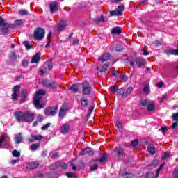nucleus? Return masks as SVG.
<instances>
[{"mask_svg":"<svg viewBox=\"0 0 178 178\" xmlns=\"http://www.w3.org/2000/svg\"><path fill=\"white\" fill-rule=\"evenodd\" d=\"M13 116L18 121H25L29 123L35 120V114L30 112H15Z\"/></svg>","mask_w":178,"mask_h":178,"instance_id":"1","label":"nucleus"},{"mask_svg":"<svg viewBox=\"0 0 178 178\" xmlns=\"http://www.w3.org/2000/svg\"><path fill=\"white\" fill-rule=\"evenodd\" d=\"M47 94V91H45L44 89H40L35 92V95L33 97V104L37 108V109H42V108H44L42 104L40 102L42 99V97Z\"/></svg>","mask_w":178,"mask_h":178,"instance_id":"2","label":"nucleus"},{"mask_svg":"<svg viewBox=\"0 0 178 178\" xmlns=\"http://www.w3.org/2000/svg\"><path fill=\"white\" fill-rule=\"evenodd\" d=\"M44 37H45V29L41 27L36 28L33 33L34 40H36L37 41H41L42 40H44Z\"/></svg>","mask_w":178,"mask_h":178,"instance_id":"3","label":"nucleus"},{"mask_svg":"<svg viewBox=\"0 0 178 178\" xmlns=\"http://www.w3.org/2000/svg\"><path fill=\"white\" fill-rule=\"evenodd\" d=\"M0 31L3 33L4 35L9 33V23L6 22L1 16H0Z\"/></svg>","mask_w":178,"mask_h":178,"instance_id":"4","label":"nucleus"},{"mask_svg":"<svg viewBox=\"0 0 178 178\" xmlns=\"http://www.w3.org/2000/svg\"><path fill=\"white\" fill-rule=\"evenodd\" d=\"M114 153L116 154L118 161H123L126 157L125 151L120 146H117L114 148Z\"/></svg>","mask_w":178,"mask_h":178,"instance_id":"5","label":"nucleus"},{"mask_svg":"<svg viewBox=\"0 0 178 178\" xmlns=\"http://www.w3.org/2000/svg\"><path fill=\"white\" fill-rule=\"evenodd\" d=\"M82 94L83 95H90L91 94V85L87 81H84L82 83Z\"/></svg>","mask_w":178,"mask_h":178,"instance_id":"6","label":"nucleus"},{"mask_svg":"<svg viewBox=\"0 0 178 178\" xmlns=\"http://www.w3.org/2000/svg\"><path fill=\"white\" fill-rule=\"evenodd\" d=\"M124 4L118 6V9L110 11V16H122L123 10H124Z\"/></svg>","mask_w":178,"mask_h":178,"instance_id":"7","label":"nucleus"},{"mask_svg":"<svg viewBox=\"0 0 178 178\" xmlns=\"http://www.w3.org/2000/svg\"><path fill=\"white\" fill-rule=\"evenodd\" d=\"M20 85H15L13 88V94L11 95L13 101H16L19 98V92H20Z\"/></svg>","mask_w":178,"mask_h":178,"instance_id":"8","label":"nucleus"},{"mask_svg":"<svg viewBox=\"0 0 178 178\" xmlns=\"http://www.w3.org/2000/svg\"><path fill=\"white\" fill-rule=\"evenodd\" d=\"M135 62L138 67H141L142 66H145L147 65V61L143 57H136L135 58Z\"/></svg>","mask_w":178,"mask_h":178,"instance_id":"9","label":"nucleus"},{"mask_svg":"<svg viewBox=\"0 0 178 178\" xmlns=\"http://www.w3.org/2000/svg\"><path fill=\"white\" fill-rule=\"evenodd\" d=\"M24 23L23 19H16L14 24L9 23V29H17V27H21Z\"/></svg>","mask_w":178,"mask_h":178,"instance_id":"10","label":"nucleus"},{"mask_svg":"<svg viewBox=\"0 0 178 178\" xmlns=\"http://www.w3.org/2000/svg\"><path fill=\"white\" fill-rule=\"evenodd\" d=\"M81 154L83 156L86 154L88 156H93L95 154V152L90 147H87L86 148L83 149Z\"/></svg>","mask_w":178,"mask_h":178,"instance_id":"11","label":"nucleus"},{"mask_svg":"<svg viewBox=\"0 0 178 178\" xmlns=\"http://www.w3.org/2000/svg\"><path fill=\"white\" fill-rule=\"evenodd\" d=\"M49 8L51 13L58 12V1H54L49 4Z\"/></svg>","mask_w":178,"mask_h":178,"instance_id":"12","label":"nucleus"},{"mask_svg":"<svg viewBox=\"0 0 178 178\" xmlns=\"http://www.w3.org/2000/svg\"><path fill=\"white\" fill-rule=\"evenodd\" d=\"M39 165L40 164L38 161L31 162L27 163L26 168L29 170H37Z\"/></svg>","mask_w":178,"mask_h":178,"instance_id":"13","label":"nucleus"},{"mask_svg":"<svg viewBox=\"0 0 178 178\" xmlns=\"http://www.w3.org/2000/svg\"><path fill=\"white\" fill-rule=\"evenodd\" d=\"M70 130V125L68 124H63V127H60V133L63 135L68 134Z\"/></svg>","mask_w":178,"mask_h":178,"instance_id":"14","label":"nucleus"},{"mask_svg":"<svg viewBox=\"0 0 178 178\" xmlns=\"http://www.w3.org/2000/svg\"><path fill=\"white\" fill-rule=\"evenodd\" d=\"M44 138L42 135H36V136H31V138H29L28 140L31 143L35 141H40Z\"/></svg>","mask_w":178,"mask_h":178,"instance_id":"15","label":"nucleus"},{"mask_svg":"<svg viewBox=\"0 0 178 178\" xmlns=\"http://www.w3.org/2000/svg\"><path fill=\"white\" fill-rule=\"evenodd\" d=\"M112 57V55L109 53H106L105 54H103L101 57L99 58V62H106V60H109Z\"/></svg>","mask_w":178,"mask_h":178,"instance_id":"16","label":"nucleus"},{"mask_svg":"<svg viewBox=\"0 0 178 178\" xmlns=\"http://www.w3.org/2000/svg\"><path fill=\"white\" fill-rule=\"evenodd\" d=\"M41 60V54L36 53L35 55H33L31 59V63H38Z\"/></svg>","mask_w":178,"mask_h":178,"instance_id":"17","label":"nucleus"},{"mask_svg":"<svg viewBox=\"0 0 178 178\" xmlns=\"http://www.w3.org/2000/svg\"><path fill=\"white\" fill-rule=\"evenodd\" d=\"M89 167L90 171H95L97 169L98 166L96 160H92L89 163Z\"/></svg>","mask_w":178,"mask_h":178,"instance_id":"18","label":"nucleus"},{"mask_svg":"<svg viewBox=\"0 0 178 178\" xmlns=\"http://www.w3.org/2000/svg\"><path fill=\"white\" fill-rule=\"evenodd\" d=\"M110 51H111V52H113V51H115L116 52H122V51H123V46L120 44H116L115 47L111 46L110 47Z\"/></svg>","mask_w":178,"mask_h":178,"instance_id":"19","label":"nucleus"},{"mask_svg":"<svg viewBox=\"0 0 178 178\" xmlns=\"http://www.w3.org/2000/svg\"><path fill=\"white\" fill-rule=\"evenodd\" d=\"M66 26H67L66 21H61L58 23V30L59 31H63L66 29Z\"/></svg>","mask_w":178,"mask_h":178,"instance_id":"20","label":"nucleus"},{"mask_svg":"<svg viewBox=\"0 0 178 178\" xmlns=\"http://www.w3.org/2000/svg\"><path fill=\"white\" fill-rule=\"evenodd\" d=\"M164 54H166L167 55H178V49H165Z\"/></svg>","mask_w":178,"mask_h":178,"instance_id":"21","label":"nucleus"},{"mask_svg":"<svg viewBox=\"0 0 178 178\" xmlns=\"http://www.w3.org/2000/svg\"><path fill=\"white\" fill-rule=\"evenodd\" d=\"M107 156L108 155L106 153H103L101 156V158L97 159L96 161L101 163H104L107 161Z\"/></svg>","mask_w":178,"mask_h":178,"instance_id":"22","label":"nucleus"},{"mask_svg":"<svg viewBox=\"0 0 178 178\" xmlns=\"http://www.w3.org/2000/svg\"><path fill=\"white\" fill-rule=\"evenodd\" d=\"M133 91V87L129 86L126 91H124V93L122 94V98H126L128 95L131 94Z\"/></svg>","mask_w":178,"mask_h":178,"instance_id":"23","label":"nucleus"},{"mask_svg":"<svg viewBox=\"0 0 178 178\" xmlns=\"http://www.w3.org/2000/svg\"><path fill=\"white\" fill-rule=\"evenodd\" d=\"M80 88V87L79 86V84H74L72 85L68 90L70 91H71V92H79V89Z\"/></svg>","mask_w":178,"mask_h":178,"instance_id":"24","label":"nucleus"},{"mask_svg":"<svg viewBox=\"0 0 178 178\" xmlns=\"http://www.w3.org/2000/svg\"><path fill=\"white\" fill-rule=\"evenodd\" d=\"M147 111L149 112H152L153 111H155V102H152L149 103L147 106Z\"/></svg>","mask_w":178,"mask_h":178,"instance_id":"25","label":"nucleus"},{"mask_svg":"<svg viewBox=\"0 0 178 178\" xmlns=\"http://www.w3.org/2000/svg\"><path fill=\"white\" fill-rule=\"evenodd\" d=\"M14 141H15L17 144H20L22 141H23V137L22 136L21 133L18 134L17 135H15Z\"/></svg>","mask_w":178,"mask_h":178,"instance_id":"26","label":"nucleus"},{"mask_svg":"<svg viewBox=\"0 0 178 178\" xmlns=\"http://www.w3.org/2000/svg\"><path fill=\"white\" fill-rule=\"evenodd\" d=\"M40 147V143H33L30 146V150H31L32 152H35L38 150Z\"/></svg>","mask_w":178,"mask_h":178,"instance_id":"27","label":"nucleus"},{"mask_svg":"<svg viewBox=\"0 0 178 178\" xmlns=\"http://www.w3.org/2000/svg\"><path fill=\"white\" fill-rule=\"evenodd\" d=\"M92 21L96 23L97 24L104 22H105V18H104V15H101V17H96L92 19Z\"/></svg>","mask_w":178,"mask_h":178,"instance_id":"28","label":"nucleus"},{"mask_svg":"<svg viewBox=\"0 0 178 178\" xmlns=\"http://www.w3.org/2000/svg\"><path fill=\"white\" fill-rule=\"evenodd\" d=\"M121 175L124 178H134V177H135V175L134 173L129 172H124L122 173Z\"/></svg>","mask_w":178,"mask_h":178,"instance_id":"29","label":"nucleus"},{"mask_svg":"<svg viewBox=\"0 0 178 178\" xmlns=\"http://www.w3.org/2000/svg\"><path fill=\"white\" fill-rule=\"evenodd\" d=\"M111 34H122V28L119 26L114 27L111 31Z\"/></svg>","mask_w":178,"mask_h":178,"instance_id":"30","label":"nucleus"},{"mask_svg":"<svg viewBox=\"0 0 178 178\" xmlns=\"http://www.w3.org/2000/svg\"><path fill=\"white\" fill-rule=\"evenodd\" d=\"M147 150L150 154L154 155V154H155V147L153 145L149 144V145H147Z\"/></svg>","mask_w":178,"mask_h":178,"instance_id":"31","label":"nucleus"},{"mask_svg":"<svg viewBox=\"0 0 178 178\" xmlns=\"http://www.w3.org/2000/svg\"><path fill=\"white\" fill-rule=\"evenodd\" d=\"M58 167V168H62L63 170H67L68 168V165L66 163L64 162H58L57 163Z\"/></svg>","mask_w":178,"mask_h":178,"instance_id":"32","label":"nucleus"},{"mask_svg":"<svg viewBox=\"0 0 178 178\" xmlns=\"http://www.w3.org/2000/svg\"><path fill=\"white\" fill-rule=\"evenodd\" d=\"M58 106L55 107H47L44 109V112H56L58 111Z\"/></svg>","mask_w":178,"mask_h":178,"instance_id":"33","label":"nucleus"},{"mask_svg":"<svg viewBox=\"0 0 178 178\" xmlns=\"http://www.w3.org/2000/svg\"><path fill=\"white\" fill-rule=\"evenodd\" d=\"M47 88H51L52 90H56L58 88V83L55 81H51Z\"/></svg>","mask_w":178,"mask_h":178,"instance_id":"34","label":"nucleus"},{"mask_svg":"<svg viewBox=\"0 0 178 178\" xmlns=\"http://www.w3.org/2000/svg\"><path fill=\"white\" fill-rule=\"evenodd\" d=\"M23 45H24L26 49H27V50L33 49V45L30 44L29 41H24Z\"/></svg>","mask_w":178,"mask_h":178,"instance_id":"35","label":"nucleus"},{"mask_svg":"<svg viewBox=\"0 0 178 178\" xmlns=\"http://www.w3.org/2000/svg\"><path fill=\"white\" fill-rule=\"evenodd\" d=\"M110 65L109 63H105L99 70L100 73H105V71L107 70L108 67L110 66Z\"/></svg>","mask_w":178,"mask_h":178,"instance_id":"36","label":"nucleus"},{"mask_svg":"<svg viewBox=\"0 0 178 178\" xmlns=\"http://www.w3.org/2000/svg\"><path fill=\"white\" fill-rule=\"evenodd\" d=\"M88 105V101L86 99H81V106L82 108H86Z\"/></svg>","mask_w":178,"mask_h":178,"instance_id":"37","label":"nucleus"},{"mask_svg":"<svg viewBox=\"0 0 178 178\" xmlns=\"http://www.w3.org/2000/svg\"><path fill=\"white\" fill-rule=\"evenodd\" d=\"M12 154L14 158H19L20 157V152L18 150H13Z\"/></svg>","mask_w":178,"mask_h":178,"instance_id":"38","label":"nucleus"},{"mask_svg":"<svg viewBox=\"0 0 178 178\" xmlns=\"http://www.w3.org/2000/svg\"><path fill=\"white\" fill-rule=\"evenodd\" d=\"M17 59V55L14 51L10 52V60H16Z\"/></svg>","mask_w":178,"mask_h":178,"instance_id":"39","label":"nucleus"},{"mask_svg":"<svg viewBox=\"0 0 178 178\" xmlns=\"http://www.w3.org/2000/svg\"><path fill=\"white\" fill-rule=\"evenodd\" d=\"M65 176L68 178H76V174L72 172H67L65 173Z\"/></svg>","mask_w":178,"mask_h":178,"instance_id":"40","label":"nucleus"},{"mask_svg":"<svg viewBox=\"0 0 178 178\" xmlns=\"http://www.w3.org/2000/svg\"><path fill=\"white\" fill-rule=\"evenodd\" d=\"M19 15L20 16H27V15H29V11H27V10H19Z\"/></svg>","mask_w":178,"mask_h":178,"instance_id":"41","label":"nucleus"},{"mask_svg":"<svg viewBox=\"0 0 178 178\" xmlns=\"http://www.w3.org/2000/svg\"><path fill=\"white\" fill-rule=\"evenodd\" d=\"M138 144H139V142H138V139H135V140L131 141V146L132 147H137V146L138 145Z\"/></svg>","mask_w":178,"mask_h":178,"instance_id":"42","label":"nucleus"},{"mask_svg":"<svg viewBox=\"0 0 178 178\" xmlns=\"http://www.w3.org/2000/svg\"><path fill=\"white\" fill-rule=\"evenodd\" d=\"M170 152H165L164 154H163V158H161V159L163 160H166L168 158L170 157Z\"/></svg>","mask_w":178,"mask_h":178,"instance_id":"43","label":"nucleus"},{"mask_svg":"<svg viewBox=\"0 0 178 178\" xmlns=\"http://www.w3.org/2000/svg\"><path fill=\"white\" fill-rule=\"evenodd\" d=\"M49 169L51 170L58 169V163H54L51 164V165L49 166Z\"/></svg>","mask_w":178,"mask_h":178,"instance_id":"44","label":"nucleus"},{"mask_svg":"<svg viewBox=\"0 0 178 178\" xmlns=\"http://www.w3.org/2000/svg\"><path fill=\"white\" fill-rule=\"evenodd\" d=\"M154 173L153 172H149L145 175V178H154Z\"/></svg>","mask_w":178,"mask_h":178,"instance_id":"45","label":"nucleus"},{"mask_svg":"<svg viewBox=\"0 0 178 178\" xmlns=\"http://www.w3.org/2000/svg\"><path fill=\"white\" fill-rule=\"evenodd\" d=\"M42 84L43 86H44V87H47V88H48L49 84L51 83V81L48 80V79H44L42 81Z\"/></svg>","mask_w":178,"mask_h":178,"instance_id":"46","label":"nucleus"},{"mask_svg":"<svg viewBox=\"0 0 178 178\" xmlns=\"http://www.w3.org/2000/svg\"><path fill=\"white\" fill-rule=\"evenodd\" d=\"M124 88H118L117 89V92L118 94H119V95H120L122 97V94L124 93Z\"/></svg>","mask_w":178,"mask_h":178,"instance_id":"47","label":"nucleus"},{"mask_svg":"<svg viewBox=\"0 0 178 178\" xmlns=\"http://www.w3.org/2000/svg\"><path fill=\"white\" fill-rule=\"evenodd\" d=\"M120 80H122V81H124V83H126V81H127V80H129V77L127 76H126V74H123L121 76H120Z\"/></svg>","mask_w":178,"mask_h":178,"instance_id":"48","label":"nucleus"},{"mask_svg":"<svg viewBox=\"0 0 178 178\" xmlns=\"http://www.w3.org/2000/svg\"><path fill=\"white\" fill-rule=\"evenodd\" d=\"M158 163H159L158 160L157 159H154L153 161V163H152V165H149L148 166H151V167H153L154 168H156L158 166Z\"/></svg>","mask_w":178,"mask_h":178,"instance_id":"49","label":"nucleus"},{"mask_svg":"<svg viewBox=\"0 0 178 178\" xmlns=\"http://www.w3.org/2000/svg\"><path fill=\"white\" fill-rule=\"evenodd\" d=\"M47 67H48L49 70H52V69L54 67V65L52 64V58H51L49 60V62L47 64Z\"/></svg>","mask_w":178,"mask_h":178,"instance_id":"50","label":"nucleus"},{"mask_svg":"<svg viewBox=\"0 0 178 178\" xmlns=\"http://www.w3.org/2000/svg\"><path fill=\"white\" fill-rule=\"evenodd\" d=\"M111 91L113 92V94H116L118 92V87L116 86H113L110 87Z\"/></svg>","mask_w":178,"mask_h":178,"instance_id":"51","label":"nucleus"},{"mask_svg":"<svg viewBox=\"0 0 178 178\" xmlns=\"http://www.w3.org/2000/svg\"><path fill=\"white\" fill-rule=\"evenodd\" d=\"M115 126L118 129H123V126L122 125V122L118 120L115 123Z\"/></svg>","mask_w":178,"mask_h":178,"instance_id":"52","label":"nucleus"},{"mask_svg":"<svg viewBox=\"0 0 178 178\" xmlns=\"http://www.w3.org/2000/svg\"><path fill=\"white\" fill-rule=\"evenodd\" d=\"M171 118H172L174 121L178 122V113H173L172 115H171Z\"/></svg>","mask_w":178,"mask_h":178,"instance_id":"53","label":"nucleus"},{"mask_svg":"<svg viewBox=\"0 0 178 178\" xmlns=\"http://www.w3.org/2000/svg\"><path fill=\"white\" fill-rule=\"evenodd\" d=\"M141 5H144V6L148 5V0H142V1L139 3V9L140 8H141Z\"/></svg>","mask_w":178,"mask_h":178,"instance_id":"54","label":"nucleus"},{"mask_svg":"<svg viewBox=\"0 0 178 178\" xmlns=\"http://www.w3.org/2000/svg\"><path fill=\"white\" fill-rule=\"evenodd\" d=\"M141 106H148V100L145 99L140 102Z\"/></svg>","mask_w":178,"mask_h":178,"instance_id":"55","label":"nucleus"},{"mask_svg":"<svg viewBox=\"0 0 178 178\" xmlns=\"http://www.w3.org/2000/svg\"><path fill=\"white\" fill-rule=\"evenodd\" d=\"M51 125V124L50 122L47 123V124L44 125L43 127H42V130L43 131H46L47 130V129Z\"/></svg>","mask_w":178,"mask_h":178,"instance_id":"56","label":"nucleus"},{"mask_svg":"<svg viewBox=\"0 0 178 178\" xmlns=\"http://www.w3.org/2000/svg\"><path fill=\"white\" fill-rule=\"evenodd\" d=\"M22 95L23 98H27V95H28L27 90L23 89L22 92Z\"/></svg>","mask_w":178,"mask_h":178,"instance_id":"57","label":"nucleus"},{"mask_svg":"<svg viewBox=\"0 0 178 178\" xmlns=\"http://www.w3.org/2000/svg\"><path fill=\"white\" fill-rule=\"evenodd\" d=\"M153 45H154V47H159L160 45H162V42L158 40H156L154 42H153Z\"/></svg>","mask_w":178,"mask_h":178,"instance_id":"58","label":"nucleus"},{"mask_svg":"<svg viewBox=\"0 0 178 178\" xmlns=\"http://www.w3.org/2000/svg\"><path fill=\"white\" fill-rule=\"evenodd\" d=\"M168 130V128L167 127H161L160 129V131H161V133H163V134H165L166 133V131Z\"/></svg>","mask_w":178,"mask_h":178,"instance_id":"59","label":"nucleus"},{"mask_svg":"<svg viewBox=\"0 0 178 178\" xmlns=\"http://www.w3.org/2000/svg\"><path fill=\"white\" fill-rule=\"evenodd\" d=\"M173 178H178V169L175 168L173 172Z\"/></svg>","mask_w":178,"mask_h":178,"instance_id":"60","label":"nucleus"},{"mask_svg":"<svg viewBox=\"0 0 178 178\" xmlns=\"http://www.w3.org/2000/svg\"><path fill=\"white\" fill-rule=\"evenodd\" d=\"M69 111V108L66 106H63L60 108L59 112H67Z\"/></svg>","mask_w":178,"mask_h":178,"instance_id":"61","label":"nucleus"},{"mask_svg":"<svg viewBox=\"0 0 178 178\" xmlns=\"http://www.w3.org/2000/svg\"><path fill=\"white\" fill-rule=\"evenodd\" d=\"M58 116L60 119H63L65 116H66L65 112H59Z\"/></svg>","mask_w":178,"mask_h":178,"instance_id":"62","label":"nucleus"},{"mask_svg":"<svg viewBox=\"0 0 178 178\" xmlns=\"http://www.w3.org/2000/svg\"><path fill=\"white\" fill-rule=\"evenodd\" d=\"M163 82L161 81V82H159L156 84V87H158L159 88H162V87H163Z\"/></svg>","mask_w":178,"mask_h":178,"instance_id":"63","label":"nucleus"},{"mask_svg":"<svg viewBox=\"0 0 178 178\" xmlns=\"http://www.w3.org/2000/svg\"><path fill=\"white\" fill-rule=\"evenodd\" d=\"M119 73H120L119 70H114L112 72V75L115 77L116 76H118V74H119Z\"/></svg>","mask_w":178,"mask_h":178,"instance_id":"64","label":"nucleus"}]
</instances>
